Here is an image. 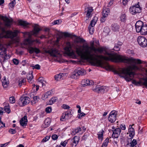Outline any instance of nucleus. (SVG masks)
Returning a JSON list of instances; mask_svg holds the SVG:
<instances>
[{
  "mask_svg": "<svg viewBox=\"0 0 147 147\" xmlns=\"http://www.w3.org/2000/svg\"><path fill=\"white\" fill-rule=\"evenodd\" d=\"M108 61L130 65L129 69L135 70L139 69L136 64L142 63L140 59L129 58L125 56H77V63L81 65L88 62L93 66L109 67V65Z\"/></svg>",
  "mask_w": 147,
  "mask_h": 147,
  "instance_id": "obj_1",
  "label": "nucleus"
},
{
  "mask_svg": "<svg viewBox=\"0 0 147 147\" xmlns=\"http://www.w3.org/2000/svg\"><path fill=\"white\" fill-rule=\"evenodd\" d=\"M76 53L78 55H97V54H104L105 55H111L112 51L108 48L100 47L96 48L94 46V42L90 43V46L87 44L83 45H77L75 47Z\"/></svg>",
  "mask_w": 147,
  "mask_h": 147,
  "instance_id": "obj_2",
  "label": "nucleus"
},
{
  "mask_svg": "<svg viewBox=\"0 0 147 147\" xmlns=\"http://www.w3.org/2000/svg\"><path fill=\"white\" fill-rule=\"evenodd\" d=\"M41 30L38 25L35 24L33 28V30L30 32H23L24 36L27 35L28 38L25 40L23 43L25 45H32L33 43L34 42H36L37 43H40L39 40L38 39L32 40L31 39V36L34 35L36 36L39 33V32Z\"/></svg>",
  "mask_w": 147,
  "mask_h": 147,
  "instance_id": "obj_3",
  "label": "nucleus"
},
{
  "mask_svg": "<svg viewBox=\"0 0 147 147\" xmlns=\"http://www.w3.org/2000/svg\"><path fill=\"white\" fill-rule=\"evenodd\" d=\"M29 52L30 54L35 53L38 54L40 53L42 54L48 53L50 55H56V54L59 55L58 50L55 49H52L50 50H47L43 48L42 51H41L39 49L36 47H31L29 49Z\"/></svg>",
  "mask_w": 147,
  "mask_h": 147,
  "instance_id": "obj_4",
  "label": "nucleus"
},
{
  "mask_svg": "<svg viewBox=\"0 0 147 147\" xmlns=\"http://www.w3.org/2000/svg\"><path fill=\"white\" fill-rule=\"evenodd\" d=\"M2 23L0 21V29L1 30V33L0 34V38H13L16 37L19 32L18 30H15L13 32L11 31H6L4 28L1 26Z\"/></svg>",
  "mask_w": 147,
  "mask_h": 147,
  "instance_id": "obj_5",
  "label": "nucleus"
},
{
  "mask_svg": "<svg viewBox=\"0 0 147 147\" xmlns=\"http://www.w3.org/2000/svg\"><path fill=\"white\" fill-rule=\"evenodd\" d=\"M86 74V71L85 69L78 68L74 71L71 75V77L74 79H77L80 76H83Z\"/></svg>",
  "mask_w": 147,
  "mask_h": 147,
  "instance_id": "obj_6",
  "label": "nucleus"
},
{
  "mask_svg": "<svg viewBox=\"0 0 147 147\" xmlns=\"http://www.w3.org/2000/svg\"><path fill=\"white\" fill-rule=\"evenodd\" d=\"M114 72L116 74H118L120 76H121V75L122 74H126L129 75L130 76L131 75L133 76L134 74V72L133 71H130V69L128 68H119V71L115 70Z\"/></svg>",
  "mask_w": 147,
  "mask_h": 147,
  "instance_id": "obj_7",
  "label": "nucleus"
},
{
  "mask_svg": "<svg viewBox=\"0 0 147 147\" xmlns=\"http://www.w3.org/2000/svg\"><path fill=\"white\" fill-rule=\"evenodd\" d=\"M139 3L138 2L136 4H135L130 7L129 11L132 14L135 15L141 11L142 8L140 7Z\"/></svg>",
  "mask_w": 147,
  "mask_h": 147,
  "instance_id": "obj_8",
  "label": "nucleus"
},
{
  "mask_svg": "<svg viewBox=\"0 0 147 147\" xmlns=\"http://www.w3.org/2000/svg\"><path fill=\"white\" fill-rule=\"evenodd\" d=\"M137 41L139 45L142 47L147 46V40L143 36H139L137 38Z\"/></svg>",
  "mask_w": 147,
  "mask_h": 147,
  "instance_id": "obj_9",
  "label": "nucleus"
},
{
  "mask_svg": "<svg viewBox=\"0 0 147 147\" xmlns=\"http://www.w3.org/2000/svg\"><path fill=\"white\" fill-rule=\"evenodd\" d=\"M30 102V98L27 96H23L20 97L18 102L20 106L22 107L29 104Z\"/></svg>",
  "mask_w": 147,
  "mask_h": 147,
  "instance_id": "obj_10",
  "label": "nucleus"
},
{
  "mask_svg": "<svg viewBox=\"0 0 147 147\" xmlns=\"http://www.w3.org/2000/svg\"><path fill=\"white\" fill-rule=\"evenodd\" d=\"M66 47L64 48L65 54L67 55H75L73 51L71 49V46L70 42H67L66 43Z\"/></svg>",
  "mask_w": 147,
  "mask_h": 147,
  "instance_id": "obj_11",
  "label": "nucleus"
},
{
  "mask_svg": "<svg viewBox=\"0 0 147 147\" xmlns=\"http://www.w3.org/2000/svg\"><path fill=\"white\" fill-rule=\"evenodd\" d=\"M72 115L71 111L70 110H68L62 114L60 120L61 121H65L66 120L69 119Z\"/></svg>",
  "mask_w": 147,
  "mask_h": 147,
  "instance_id": "obj_12",
  "label": "nucleus"
},
{
  "mask_svg": "<svg viewBox=\"0 0 147 147\" xmlns=\"http://www.w3.org/2000/svg\"><path fill=\"white\" fill-rule=\"evenodd\" d=\"M117 112L115 111H112L110 113L108 119L109 121L111 123L114 122L117 118L116 115Z\"/></svg>",
  "mask_w": 147,
  "mask_h": 147,
  "instance_id": "obj_13",
  "label": "nucleus"
},
{
  "mask_svg": "<svg viewBox=\"0 0 147 147\" xmlns=\"http://www.w3.org/2000/svg\"><path fill=\"white\" fill-rule=\"evenodd\" d=\"M47 58L49 59V61H53L54 60L60 63L63 62V60L62 59V56H48Z\"/></svg>",
  "mask_w": 147,
  "mask_h": 147,
  "instance_id": "obj_14",
  "label": "nucleus"
},
{
  "mask_svg": "<svg viewBox=\"0 0 147 147\" xmlns=\"http://www.w3.org/2000/svg\"><path fill=\"white\" fill-rule=\"evenodd\" d=\"M144 23L143 22L138 21H137L135 24V27L136 31L138 33H141V30L142 29V27L144 26Z\"/></svg>",
  "mask_w": 147,
  "mask_h": 147,
  "instance_id": "obj_15",
  "label": "nucleus"
},
{
  "mask_svg": "<svg viewBox=\"0 0 147 147\" xmlns=\"http://www.w3.org/2000/svg\"><path fill=\"white\" fill-rule=\"evenodd\" d=\"M2 19L3 20L5 25L8 27H10L13 22V20L9 19L7 17L3 16Z\"/></svg>",
  "mask_w": 147,
  "mask_h": 147,
  "instance_id": "obj_16",
  "label": "nucleus"
},
{
  "mask_svg": "<svg viewBox=\"0 0 147 147\" xmlns=\"http://www.w3.org/2000/svg\"><path fill=\"white\" fill-rule=\"evenodd\" d=\"M94 84V82L93 80L85 79L82 80L81 85L82 86L84 87L87 86L93 85Z\"/></svg>",
  "mask_w": 147,
  "mask_h": 147,
  "instance_id": "obj_17",
  "label": "nucleus"
},
{
  "mask_svg": "<svg viewBox=\"0 0 147 147\" xmlns=\"http://www.w3.org/2000/svg\"><path fill=\"white\" fill-rule=\"evenodd\" d=\"M112 131L113 133L112 137L113 138H117L120 135L121 130L119 128H117L112 130Z\"/></svg>",
  "mask_w": 147,
  "mask_h": 147,
  "instance_id": "obj_18",
  "label": "nucleus"
},
{
  "mask_svg": "<svg viewBox=\"0 0 147 147\" xmlns=\"http://www.w3.org/2000/svg\"><path fill=\"white\" fill-rule=\"evenodd\" d=\"M93 10L92 7H88L85 9V13H86V16L87 18H89L91 17L92 12Z\"/></svg>",
  "mask_w": 147,
  "mask_h": 147,
  "instance_id": "obj_19",
  "label": "nucleus"
},
{
  "mask_svg": "<svg viewBox=\"0 0 147 147\" xmlns=\"http://www.w3.org/2000/svg\"><path fill=\"white\" fill-rule=\"evenodd\" d=\"M80 140L79 137L78 136H75L74 138L72 139V143L71 145L72 147H75L78 143Z\"/></svg>",
  "mask_w": 147,
  "mask_h": 147,
  "instance_id": "obj_20",
  "label": "nucleus"
},
{
  "mask_svg": "<svg viewBox=\"0 0 147 147\" xmlns=\"http://www.w3.org/2000/svg\"><path fill=\"white\" fill-rule=\"evenodd\" d=\"M120 46L116 44H115V45L114 46V48L113 49H110L109 48V49L111 51H112V53H111V55H119L117 54V53H115V52H114L113 50L116 51H118L120 49Z\"/></svg>",
  "mask_w": 147,
  "mask_h": 147,
  "instance_id": "obj_21",
  "label": "nucleus"
},
{
  "mask_svg": "<svg viewBox=\"0 0 147 147\" xmlns=\"http://www.w3.org/2000/svg\"><path fill=\"white\" fill-rule=\"evenodd\" d=\"M20 125L23 126H26L27 123V116L25 115L20 120Z\"/></svg>",
  "mask_w": 147,
  "mask_h": 147,
  "instance_id": "obj_22",
  "label": "nucleus"
},
{
  "mask_svg": "<svg viewBox=\"0 0 147 147\" xmlns=\"http://www.w3.org/2000/svg\"><path fill=\"white\" fill-rule=\"evenodd\" d=\"M111 29L113 32H116L119 31L120 26L116 23L112 24L111 25Z\"/></svg>",
  "mask_w": 147,
  "mask_h": 147,
  "instance_id": "obj_23",
  "label": "nucleus"
},
{
  "mask_svg": "<svg viewBox=\"0 0 147 147\" xmlns=\"http://www.w3.org/2000/svg\"><path fill=\"white\" fill-rule=\"evenodd\" d=\"M128 132L129 134V136L131 138H133L135 135V131L134 129L132 127L131 125H130L129 126Z\"/></svg>",
  "mask_w": 147,
  "mask_h": 147,
  "instance_id": "obj_24",
  "label": "nucleus"
},
{
  "mask_svg": "<svg viewBox=\"0 0 147 147\" xmlns=\"http://www.w3.org/2000/svg\"><path fill=\"white\" fill-rule=\"evenodd\" d=\"M0 56V62L2 64L10 58L9 56Z\"/></svg>",
  "mask_w": 147,
  "mask_h": 147,
  "instance_id": "obj_25",
  "label": "nucleus"
},
{
  "mask_svg": "<svg viewBox=\"0 0 147 147\" xmlns=\"http://www.w3.org/2000/svg\"><path fill=\"white\" fill-rule=\"evenodd\" d=\"M134 72V74L133 76L132 75H131V76H130L129 75L126 74H124L125 75V76H121L122 77L124 78H125V79L126 80L129 82L131 81L134 78V76L135 75V73Z\"/></svg>",
  "mask_w": 147,
  "mask_h": 147,
  "instance_id": "obj_26",
  "label": "nucleus"
},
{
  "mask_svg": "<svg viewBox=\"0 0 147 147\" xmlns=\"http://www.w3.org/2000/svg\"><path fill=\"white\" fill-rule=\"evenodd\" d=\"M141 30V34L143 35H147V25L144 24L142 27V29Z\"/></svg>",
  "mask_w": 147,
  "mask_h": 147,
  "instance_id": "obj_27",
  "label": "nucleus"
},
{
  "mask_svg": "<svg viewBox=\"0 0 147 147\" xmlns=\"http://www.w3.org/2000/svg\"><path fill=\"white\" fill-rule=\"evenodd\" d=\"M18 24L19 25L22 26L24 27H27V26L30 25V24L26 21L22 20H20L19 21Z\"/></svg>",
  "mask_w": 147,
  "mask_h": 147,
  "instance_id": "obj_28",
  "label": "nucleus"
},
{
  "mask_svg": "<svg viewBox=\"0 0 147 147\" xmlns=\"http://www.w3.org/2000/svg\"><path fill=\"white\" fill-rule=\"evenodd\" d=\"M57 100V98L56 97H53L49 101L48 104L52 105L54 103L56 102Z\"/></svg>",
  "mask_w": 147,
  "mask_h": 147,
  "instance_id": "obj_29",
  "label": "nucleus"
},
{
  "mask_svg": "<svg viewBox=\"0 0 147 147\" xmlns=\"http://www.w3.org/2000/svg\"><path fill=\"white\" fill-rule=\"evenodd\" d=\"M2 85L4 87H6L9 83V81L6 80L5 77H3L2 80Z\"/></svg>",
  "mask_w": 147,
  "mask_h": 147,
  "instance_id": "obj_30",
  "label": "nucleus"
},
{
  "mask_svg": "<svg viewBox=\"0 0 147 147\" xmlns=\"http://www.w3.org/2000/svg\"><path fill=\"white\" fill-rule=\"evenodd\" d=\"M98 18L96 17H94L93 19L91 21L90 24L89 26L94 27L96 23Z\"/></svg>",
  "mask_w": 147,
  "mask_h": 147,
  "instance_id": "obj_31",
  "label": "nucleus"
},
{
  "mask_svg": "<svg viewBox=\"0 0 147 147\" xmlns=\"http://www.w3.org/2000/svg\"><path fill=\"white\" fill-rule=\"evenodd\" d=\"M104 132L103 130L102 129L100 131H99L97 134L98 136V139L100 140L101 141H102L103 139V133Z\"/></svg>",
  "mask_w": 147,
  "mask_h": 147,
  "instance_id": "obj_32",
  "label": "nucleus"
},
{
  "mask_svg": "<svg viewBox=\"0 0 147 147\" xmlns=\"http://www.w3.org/2000/svg\"><path fill=\"white\" fill-rule=\"evenodd\" d=\"M26 78L28 81L29 83H32V82L33 81L32 79L33 78V76L32 74H27V75Z\"/></svg>",
  "mask_w": 147,
  "mask_h": 147,
  "instance_id": "obj_33",
  "label": "nucleus"
},
{
  "mask_svg": "<svg viewBox=\"0 0 147 147\" xmlns=\"http://www.w3.org/2000/svg\"><path fill=\"white\" fill-rule=\"evenodd\" d=\"M26 81V78H24L21 79H20L19 82V86L21 87L22 85H24Z\"/></svg>",
  "mask_w": 147,
  "mask_h": 147,
  "instance_id": "obj_34",
  "label": "nucleus"
},
{
  "mask_svg": "<svg viewBox=\"0 0 147 147\" xmlns=\"http://www.w3.org/2000/svg\"><path fill=\"white\" fill-rule=\"evenodd\" d=\"M109 11L110 10L109 8H107L103 10L102 14V16H104L105 17H107Z\"/></svg>",
  "mask_w": 147,
  "mask_h": 147,
  "instance_id": "obj_35",
  "label": "nucleus"
},
{
  "mask_svg": "<svg viewBox=\"0 0 147 147\" xmlns=\"http://www.w3.org/2000/svg\"><path fill=\"white\" fill-rule=\"evenodd\" d=\"M33 99V100L31 102L32 105H33L37 102L38 100H39V97L37 96H34Z\"/></svg>",
  "mask_w": 147,
  "mask_h": 147,
  "instance_id": "obj_36",
  "label": "nucleus"
},
{
  "mask_svg": "<svg viewBox=\"0 0 147 147\" xmlns=\"http://www.w3.org/2000/svg\"><path fill=\"white\" fill-rule=\"evenodd\" d=\"M62 73H60L59 74L56 75L55 76V78L57 81L60 80L62 77Z\"/></svg>",
  "mask_w": 147,
  "mask_h": 147,
  "instance_id": "obj_37",
  "label": "nucleus"
},
{
  "mask_svg": "<svg viewBox=\"0 0 147 147\" xmlns=\"http://www.w3.org/2000/svg\"><path fill=\"white\" fill-rule=\"evenodd\" d=\"M74 42L77 43L84 42H85V40L83 38H80V37H77L75 39Z\"/></svg>",
  "mask_w": 147,
  "mask_h": 147,
  "instance_id": "obj_38",
  "label": "nucleus"
},
{
  "mask_svg": "<svg viewBox=\"0 0 147 147\" xmlns=\"http://www.w3.org/2000/svg\"><path fill=\"white\" fill-rule=\"evenodd\" d=\"M50 123V120L49 118L46 119L45 120V127H48Z\"/></svg>",
  "mask_w": 147,
  "mask_h": 147,
  "instance_id": "obj_39",
  "label": "nucleus"
},
{
  "mask_svg": "<svg viewBox=\"0 0 147 147\" xmlns=\"http://www.w3.org/2000/svg\"><path fill=\"white\" fill-rule=\"evenodd\" d=\"M38 82L41 83L42 86L45 85L44 82H46L44 81L43 78L40 77L38 79Z\"/></svg>",
  "mask_w": 147,
  "mask_h": 147,
  "instance_id": "obj_40",
  "label": "nucleus"
},
{
  "mask_svg": "<svg viewBox=\"0 0 147 147\" xmlns=\"http://www.w3.org/2000/svg\"><path fill=\"white\" fill-rule=\"evenodd\" d=\"M137 144V140L136 139H133L132 141L130 142V146L132 147H134Z\"/></svg>",
  "mask_w": 147,
  "mask_h": 147,
  "instance_id": "obj_41",
  "label": "nucleus"
},
{
  "mask_svg": "<svg viewBox=\"0 0 147 147\" xmlns=\"http://www.w3.org/2000/svg\"><path fill=\"white\" fill-rule=\"evenodd\" d=\"M88 29L89 31V33L91 34H92L94 33V27L89 26L88 27Z\"/></svg>",
  "mask_w": 147,
  "mask_h": 147,
  "instance_id": "obj_42",
  "label": "nucleus"
},
{
  "mask_svg": "<svg viewBox=\"0 0 147 147\" xmlns=\"http://www.w3.org/2000/svg\"><path fill=\"white\" fill-rule=\"evenodd\" d=\"M105 87L104 86H100V91L99 92V93H103L105 91Z\"/></svg>",
  "mask_w": 147,
  "mask_h": 147,
  "instance_id": "obj_43",
  "label": "nucleus"
},
{
  "mask_svg": "<svg viewBox=\"0 0 147 147\" xmlns=\"http://www.w3.org/2000/svg\"><path fill=\"white\" fill-rule=\"evenodd\" d=\"M109 142V138H107L106 140L104 141L102 145L106 147L107 146Z\"/></svg>",
  "mask_w": 147,
  "mask_h": 147,
  "instance_id": "obj_44",
  "label": "nucleus"
},
{
  "mask_svg": "<svg viewBox=\"0 0 147 147\" xmlns=\"http://www.w3.org/2000/svg\"><path fill=\"white\" fill-rule=\"evenodd\" d=\"M11 1L9 3V6L11 8L13 7L16 4L15 0H11Z\"/></svg>",
  "mask_w": 147,
  "mask_h": 147,
  "instance_id": "obj_45",
  "label": "nucleus"
},
{
  "mask_svg": "<svg viewBox=\"0 0 147 147\" xmlns=\"http://www.w3.org/2000/svg\"><path fill=\"white\" fill-rule=\"evenodd\" d=\"M100 86L99 85L96 86L95 87V88L93 89V91L99 93V92L100 91Z\"/></svg>",
  "mask_w": 147,
  "mask_h": 147,
  "instance_id": "obj_46",
  "label": "nucleus"
},
{
  "mask_svg": "<svg viewBox=\"0 0 147 147\" xmlns=\"http://www.w3.org/2000/svg\"><path fill=\"white\" fill-rule=\"evenodd\" d=\"M81 131V128L80 127H78L74 130L73 132L74 133V134L75 135L76 134L79 133Z\"/></svg>",
  "mask_w": 147,
  "mask_h": 147,
  "instance_id": "obj_47",
  "label": "nucleus"
},
{
  "mask_svg": "<svg viewBox=\"0 0 147 147\" xmlns=\"http://www.w3.org/2000/svg\"><path fill=\"white\" fill-rule=\"evenodd\" d=\"M120 20L122 21H124L126 19V17L125 14H122L120 17Z\"/></svg>",
  "mask_w": 147,
  "mask_h": 147,
  "instance_id": "obj_48",
  "label": "nucleus"
},
{
  "mask_svg": "<svg viewBox=\"0 0 147 147\" xmlns=\"http://www.w3.org/2000/svg\"><path fill=\"white\" fill-rule=\"evenodd\" d=\"M9 101L11 103H13L15 102V100L13 96H11L9 97Z\"/></svg>",
  "mask_w": 147,
  "mask_h": 147,
  "instance_id": "obj_49",
  "label": "nucleus"
},
{
  "mask_svg": "<svg viewBox=\"0 0 147 147\" xmlns=\"http://www.w3.org/2000/svg\"><path fill=\"white\" fill-rule=\"evenodd\" d=\"M143 80L144 81L143 82L142 85L147 88V78H143Z\"/></svg>",
  "mask_w": 147,
  "mask_h": 147,
  "instance_id": "obj_50",
  "label": "nucleus"
},
{
  "mask_svg": "<svg viewBox=\"0 0 147 147\" xmlns=\"http://www.w3.org/2000/svg\"><path fill=\"white\" fill-rule=\"evenodd\" d=\"M52 111L51 107H49L45 109V111L47 113H50Z\"/></svg>",
  "mask_w": 147,
  "mask_h": 147,
  "instance_id": "obj_51",
  "label": "nucleus"
},
{
  "mask_svg": "<svg viewBox=\"0 0 147 147\" xmlns=\"http://www.w3.org/2000/svg\"><path fill=\"white\" fill-rule=\"evenodd\" d=\"M9 132L12 134H15L16 133V131L15 129H10L9 130Z\"/></svg>",
  "mask_w": 147,
  "mask_h": 147,
  "instance_id": "obj_52",
  "label": "nucleus"
},
{
  "mask_svg": "<svg viewBox=\"0 0 147 147\" xmlns=\"http://www.w3.org/2000/svg\"><path fill=\"white\" fill-rule=\"evenodd\" d=\"M33 69H40V66L38 64H36L34 66H31Z\"/></svg>",
  "mask_w": 147,
  "mask_h": 147,
  "instance_id": "obj_53",
  "label": "nucleus"
},
{
  "mask_svg": "<svg viewBox=\"0 0 147 147\" xmlns=\"http://www.w3.org/2000/svg\"><path fill=\"white\" fill-rule=\"evenodd\" d=\"M50 138V137L48 136H47L46 137H45L42 141V142H46Z\"/></svg>",
  "mask_w": 147,
  "mask_h": 147,
  "instance_id": "obj_54",
  "label": "nucleus"
},
{
  "mask_svg": "<svg viewBox=\"0 0 147 147\" xmlns=\"http://www.w3.org/2000/svg\"><path fill=\"white\" fill-rule=\"evenodd\" d=\"M13 63L16 65H17L19 64V61L16 59H13Z\"/></svg>",
  "mask_w": 147,
  "mask_h": 147,
  "instance_id": "obj_55",
  "label": "nucleus"
},
{
  "mask_svg": "<svg viewBox=\"0 0 147 147\" xmlns=\"http://www.w3.org/2000/svg\"><path fill=\"white\" fill-rule=\"evenodd\" d=\"M4 110L5 112L7 113H9L10 112V109L8 107H7L5 106L4 107Z\"/></svg>",
  "mask_w": 147,
  "mask_h": 147,
  "instance_id": "obj_56",
  "label": "nucleus"
},
{
  "mask_svg": "<svg viewBox=\"0 0 147 147\" xmlns=\"http://www.w3.org/2000/svg\"><path fill=\"white\" fill-rule=\"evenodd\" d=\"M48 97V96L45 93L44 94H43L42 95V99L43 100H45Z\"/></svg>",
  "mask_w": 147,
  "mask_h": 147,
  "instance_id": "obj_57",
  "label": "nucleus"
},
{
  "mask_svg": "<svg viewBox=\"0 0 147 147\" xmlns=\"http://www.w3.org/2000/svg\"><path fill=\"white\" fill-rule=\"evenodd\" d=\"M62 107L63 109H69L70 108L69 106L65 104L63 105Z\"/></svg>",
  "mask_w": 147,
  "mask_h": 147,
  "instance_id": "obj_58",
  "label": "nucleus"
},
{
  "mask_svg": "<svg viewBox=\"0 0 147 147\" xmlns=\"http://www.w3.org/2000/svg\"><path fill=\"white\" fill-rule=\"evenodd\" d=\"M61 20H58L55 21L54 22V24H59L61 23Z\"/></svg>",
  "mask_w": 147,
  "mask_h": 147,
  "instance_id": "obj_59",
  "label": "nucleus"
},
{
  "mask_svg": "<svg viewBox=\"0 0 147 147\" xmlns=\"http://www.w3.org/2000/svg\"><path fill=\"white\" fill-rule=\"evenodd\" d=\"M126 53L128 54H134V52L132 50H131L130 49H128L127 50L126 52Z\"/></svg>",
  "mask_w": 147,
  "mask_h": 147,
  "instance_id": "obj_60",
  "label": "nucleus"
},
{
  "mask_svg": "<svg viewBox=\"0 0 147 147\" xmlns=\"http://www.w3.org/2000/svg\"><path fill=\"white\" fill-rule=\"evenodd\" d=\"M58 136L56 134L53 135L52 136V138L53 140H56L58 138Z\"/></svg>",
  "mask_w": 147,
  "mask_h": 147,
  "instance_id": "obj_61",
  "label": "nucleus"
},
{
  "mask_svg": "<svg viewBox=\"0 0 147 147\" xmlns=\"http://www.w3.org/2000/svg\"><path fill=\"white\" fill-rule=\"evenodd\" d=\"M5 126V123H4L1 121H0V128L4 127Z\"/></svg>",
  "mask_w": 147,
  "mask_h": 147,
  "instance_id": "obj_62",
  "label": "nucleus"
},
{
  "mask_svg": "<svg viewBox=\"0 0 147 147\" xmlns=\"http://www.w3.org/2000/svg\"><path fill=\"white\" fill-rule=\"evenodd\" d=\"M38 56V57L39 58V59L40 60V61H41L43 60L44 59L46 58V57H45L44 56Z\"/></svg>",
  "mask_w": 147,
  "mask_h": 147,
  "instance_id": "obj_63",
  "label": "nucleus"
},
{
  "mask_svg": "<svg viewBox=\"0 0 147 147\" xmlns=\"http://www.w3.org/2000/svg\"><path fill=\"white\" fill-rule=\"evenodd\" d=\"M115 0H110L109 2L108 7H109L112 5L113 3L114 2Z\"/></svg>",
  "mask_w": 147,
  "mask_h": 147,
  "instance_id": "obj_64",
  "label": "nucleus"
}]
</instances>
